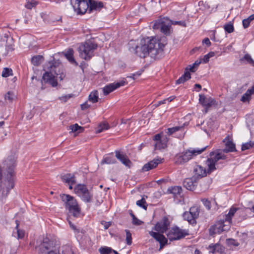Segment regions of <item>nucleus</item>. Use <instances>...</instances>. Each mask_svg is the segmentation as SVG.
Instances as JSON below:
<instances>
[{
  "label": "nucleus",
  "instance_id": "774afa93",
  "mask_svg": "<svg viewBox=\"0 0 254 254\" xmlns=\"http://www.w3.org/2000/svg\"><path fill=\"white\" fill-rule=\"evenodd\" d=\"M175 96H171L168 98H166V99L167 100V102H170L172 101H173L175 99Z\"/></svg>",
  "mask_w": 254,
  "mask_h": 254
},
{
  "label": "nucleus",
  "instance_id": "b1692460",
  "mask_svg": "<svg viewBox=\"0 0 254 254\" xmlns=\"http://www.w3.org/2000/svg\"><path fill=\"white\" fill-rule=\"evenodd\" d=\"M169 193L173 194L175 198L182 197L183 196L182 189L180 186H173L168 188Z\"/></svg>",
  "mask_w": 254,
  "mask_h": 254
},
{
  "label": "nucleus",
  "instance_id": "603ef678",
  "mask_svg": "<svg viewBox=\"0 0 254 254\" xmlns=\"http://www.w3.org/2000/svg\"><path fill=\"white\" fill-rule=\"evenodd\" d=\"M126 243L127 245H130L132 243L131 234L128 230H126Z\"/></svg>",
  "mask_w": 254,
  "mask_h": 254
},
{
  "label": "nucleus",
  "instance_id": "423d86ee",
  "mask_svg": "<svg viewBox=\"0 0 254 254\" xmlns=\"http://www.w3.org/2000/svg\"><path fill=\"white\" fill-rule=\"evenodd\" d=\"M207 148V146L201 149L195 148L192 150L189 149L182 154H177L175 157V162L176 164H182L187 162L193 156H195L203 152Z\"/></svg>",
  "mask_w": 254,
  "mask_h": 254
},
{
  "label": "nucleus",
  "instance_id": "0e129e2a",
  "mask_svg": "<svg viewBox=\"0 0 254 254\" xmlns=\"http://www.w3.org/2000/svg\"><path fill=\"white\" fill-rule=\"evenodd\" d=\"M90 105H88L87 103H85L82 105H81V108L82 110L88 109L90 107Z\"/></svg>",
  "mask_w": 254,
  "mask_h": 254
},
{
  "label": "nucleus",
  "instance_id": "79ce46f5",
  "mask_svg": "<svg viewBox=\"0 0 254 254\" xmlns=\"http://www.w3.org/2000/svg\"><path fill=\"white\" fill-rule=\"evenodd\" d=\"M226 222L224 220H221L218 222V223L216 225V227L217 228V232L220 233V232H222L223 231H226V229L224 228L225 225L224 224V222Z\"/></svg>",
  "mask_w": 254,
  "mask_h": 254
},
{
  "label": "nucleus",
  "instance_id": "338daca9",
  "mask_svg": "<svg viewBox=\"0 0 254 254\" xmlns=\"http://www.w3.org/2000/svg\"><path fill=\"white\" fill-rule=\"evenodd\" d=\"M201 63V61H196L192 64L195 66L196 68L197 66L200 64Z\"/></svg>",
  "mask_w": 254,
  "mask_h": 254
},
{
  "label": "nucleus",
  "instance_id": "7ed1b4c3",
  "mask_svg": "<svg viewBox=\"0 0 254 254\" xmlns=\"http://www.w3.org/2000/svg\"><path fill=\"white\" fill-rule=\"evenodd\" d=\"M14 176H0V197H6L15 185Z\"/></svg>",
  "mask_w": 254,
  "mask_h": 254
},
{
  "label": "nucleus",
  "instance_id": "dca6fc26",
  "mask_svg": "<svg viewBox=\"0 0 254 254\" xmlns=\"http://www.w3.org/2000/svg\"><path fill=\"white\" fill-rule=\"evenodd\" d=\"M204 176H192L190 178L185 179L183 182L184 187L189 190H193L195 189L197 185V180L198 178H201Z\"/></svg>",
  "mask_w": 254,
  "mask_h": 254
},
{
  "label": "nucleus",
  "instance_id": "a18cd8bd",
  "mask_svg": "<svg viewBox=\"0 0 254 254\" xmlns=\"http://www.w3.org/2000/svg\"><path fill=\"white\" fill-rule=\"evenodd\" d=\"M109 128V126L107 123H103L100 124L96 130L97 133H100L104 131V130H107Z\"/></svg>",
  "mask_w": 254,
  "mask_h": 254
},
{
  "label": "nucleus",
  "instance_id": "37998d69",
  "mask_svg": "<svg viewBox=\"0 0 254 254\" xmlns=\"http://www.w3.org/2000/svg\"><path fill=\"white\" fill-rule=\"evenodd\" d=\"M114 250L109 247H101L99 249V251L101 254H110L113 252Z\"/></svg>",
  "mask_w": 254,
  "mask_h": 254
},
{
  "label": "nucleus",
  "instance_id": "393cba45",
  "mask_svg": "<svg viewBox=\"0 0 254 254\" xmlns=\"http://www.w3.org/2000/svg\"><path fill=\"white\" fill-rule=\"evenodd\" d=\"M161 159H156L145 164L142 167L143 171H148L151 169L155 168L159 163L161 162Z\"/></svg>",
  "mask_w": 254,
  "mask_h": 254
},
{
  "label": "nucleus",
  "instance_id": "cd10ccee",
  "mask_svg": "<svg viewBox=\"0 0 254 254\" xmlns=\"http://www.w3.org/2000/svg\"><path fill=\"white\" fill-rule=\"evenodd\" d=\"M5 38H6L5 49L7 52H12L14 50V40L12 37H9L7 35H5Z\"/></svg>",
  "mask_w": 254,
  "mask_h": 254
},
{
  "label": "nucleus",
  "instance_id": "473e14b6",
  "mask_svg": "<svg viewBox=\"0 0 254 254\" xmlns=\"http://www.w3.org/2000/svg\"><path fill=\"white\" fill-rule=\"evenodd\" d=\"M208 249L210 250L209 252L214 254L216 252L222 253L224 250V248L220 244H211L208 247Z\"/></svg>",
  "mask_w": 254,
  "mask_h": 254
},
{
  "label": "nucleus",
  "instance_id": "ddd939ff",
  "mask_svg": "<svg viewBox=\"0 0 254 254\" xmlns=\"http://www.w3.org/2000/svg\"><path fill=\"white\" fill-rule=\"evenodd\" d=\"M188 235L187 231L180 229L178 227L172 228L167 234L168 238L171 241L180 240Z\"/></svg>",
  "mask_w": 254,
  "mask_h": 254
},
{
  "label": "nucleus",
  "instance_id": "20e7f679",
  "mask_svg": "<svg viewBox=\"0 0 254 254\" xmlns=\"http://www.w3.org/2000/svg\"><path fill=\"white\" fill-rule=\"evenodd\" d=\"M45 68H47L49 71H46L43 74L41 81L42 83L43 84L44 82L45 83H48L51 85L53 87L57 86L58 82L55 79V75L53 74V73H54L55 74L58 75L57 73L56 68L57 67L56 63L52 62H49Z\"/></svg>",
  "mask_w": 254,
  "mask_h": 254
},
{
  "label": "nucleus",
  "instance_id": "6e6d98bb",
  "mask_svg": "<svg viewBox=\"0 0 254 254\" xmlns=\"http://www.w3.org/2000/svg\"><path fill=\"white\" fill-rule=\"evenodd\" d=\"M202 202H203V204L206 207V208L209 210L211 208V204L210 201H209L208 199L203 198L201 200Z\"/></svg>",
  "mask_w": 254,
  "mask_h": 254
},
{
  "label": "nucleus",
  "instance_id": "6e6552de",
  "mask_svg": "<svg viewBox=\"0 0 254 254\" xmlns=\"http://www.w3.org/2000/svg\"><path fill=\"white\" fill-rule=\"evenodd\" d=\"M74 191L84 202L89 203L92 201L93 194L87 188L86 185H77L74 188Z\"/></svg>",
  "mask_w": 254,
  "mask_h": 254
},
{
  "label": "nucleus",
  "instance_id": "c85d7f7f",
  "mask_svg": "<svg viewBox=\"0 0 254 254\" xmlns=\"http://www.w3.org/2000/svg\"><path fill=\"white\" fill-rule=\"evenodd\" d=\"M117 162V160L115 158L113 153L109 154L105 156L102 160L101 164H115Z\"/></svg>",
  "mask_w": 254,
  "mask_h": 254
},
{
  "label": "nucleus",
  "instance_id": "a211bd4d",
  "mask_svg": "<svg viewBox=\"0 0 254 254\" xmlns=\"http://www.w3.org/2000/svg\"><path fill=\"white\" fill-rule=\"evenodd\" d=\"M61 197L62 201L64 202L65 208L67 210H68L69 208L79 206L76 200L69 195L63 194L61 195Z\"/></svg>",
  "mask_w": 254,
  "mask_h": 254
},
{
  "label": "nucleus",
  "instance_id": "aec40b11",
  "mask_svg": "<svg viewBox=\"0 0 254 254\" xmlns=\"http://www.w3.org/2000/svg\"><path fill=\"white\" fill-rule=\"evenodd\" d=\"M125 81L122 80L120 82H114L107 85L103 89L104 94L105 95H108L115 89L125 85Z\"/></svg>",
  "mask_w": 254,
  "mask_h": 254
},
{
  "label": "nucleus",
  "instance_id": "6ab92c4d",
  "mask_svg": "<svg viewBox=\"0 0 254 254\" xmlns=\"http://www.w3.org/2000/svg\"><path fill=\"white\" fill-rule=\"evenodd\" d=\"M169 225L170 222L168 219L165 217L162 221L156 223L153 229L159 233H164L166 232Z\"/></svg>",
  "mask_w": 254,
  "mask_h": 254
},
{
  "label": "nucleus",
  "instance_id": "c03bdc74",
  "mask_svg": "<svg viewBox=\"0 0 254 254\" xmlns=\"http://www.w3.org/2000/svg\"><path fill=\"white\" fill-rule=\"evenodd\" d=\"M12 70L11 68L5 67L3 69L1 76L3 77H7L12 75Z\"/></svg>",
  "mask_w": 254,
  "mask_h": 254
},
{
  "label": "nucleus",
  "instance_id": "2f4dec72",
  "mask_svg": "<svg viewBox=\"0 0 254 254\" xmlns=\"http://www.w3.org/2000/svg\"><path fill=\"white\" fill-rule=\"evenodd\" d=\"M240 61L242 64H249L252 66H254V60L248 54H245L243 58L240 59Z\"/></svg>",
  "mask_w": 254,
  "mask_h": 254
},
{
  "label": "nucleus",
  "instance_id": "7c9ffc66",
  "mask_svg": "<svg viewBox=\"0 0 254 254\" xmlns=\"http://www.w3.org/2000/svg\"><path fill=\"white\" fill-rule=\"evenodd\" d=\"M73 50L72 49H69L65 53L64 56L71 64L77 65L78 64L73 57Z\"/></svg>",
  "mask_w": 254,
  "mask_h": 254
},
{
  "label": "nucleus",
  "instance_id": "2eb2a0df",
  "mask_svg": "<svg viewBox=\"0 0 254 254\" xmlns=\"http://www.w3.org/2000/svg\"><path fill=\"white\" fill-rule=\"evenodd\" d=\"M68 211V212L67 220L70 228H71L73 230H76V227L71 223V219H72V218H77L81 217V208L79 206H78L74 208L72 207L71 208H69Z\"/></svg>",
  "mask_w": 254,
  "mask_h": 254
},
{
  "label": "nucleus",
  "instance_id": "58836bf2",
  "mask_svg": "<svg viewBox=\"0 0 254 254\" xmlns=\"http://www.w3.org/2000/svg\"><path fill=\"white\" fill-rule=\"evenodd\" d=\"M184 127L183 126H177L173 127L168 128L167 129V134L169 135L173 134L176 131L183 130Z\"/></svg>",
  "mask_w": 254,
  "mask_h": 254
},
{
  "label": "nucleus",
  "instance_id": "f257e3e1",
  "mask_svg": "<svg viewBox=\"0 0 254 254\" xmlns=\"http://www.w3.org/2000/svg\"><path fill=\"white\" fill-rule=\"evenodd\" d=\"M164 47V45L155 38L146 37L142 38L139 44L132 49L141 58L150 56L154 59H159L163 56Z\"/></svg>",
  "mask_w": 254,
  "mask_h": 254
},
{
  "label": "nucleus",
  "instance_id": "052dcab7",
  "mask_svg": "<svg viewBox=\"0 0 254 254\" xmlns=\"http://www.w3.org/2000/svg\"><path fill=\"white\" fill-rule=\"evenodd\" d=\"M189 68H187L186 69V71H188V70H189L190 72H195L196 71V70L197 69V68L194 66L193 64L192 65H189Z\"/></svg>",
  "mask_w": 254,
  "mask_h": 254
},
{
  "label": "nucleus",
  "instance_id": "8fccbe9b",
  "mask_svg": "<svg viewBox=\"0 0 254 254\" xmlns=\"http://www.w3.org/2000/svg\"><path fill=\"white\" fill-rule=\"evenodd\" d=\"M136 204L140 207L143 208L145 210L147 209V204H146V201L144 198H142L140 200L136 201Z\"/></svg>",
  "mask_w": 254,
  "mask_h": 254
},
{
  "label": "nucleus",
  "instance_id": "f03ea898",
  "mask_svg": "<svg viewBox=\"0 0 254 254\" xmlns=\"http://www.w3.org/2000/svg\"><path fill=\"white\" fill-rule=\"evenodd\" d=\"M226 159V155L218 152L215 156L211 157L207 160L206 163L208 166L207 170L200 165H196L193 170L195 175H206V173H211L216 169V166H217L219 163H223Z\"/></svg>",
  "mask_w": 254,
  "mask_h": 254
},
{
  "label": "nucleus",
  "instance_id": "4468645a",
  "mask_svg": "<svg viewBox=\"0 0 254 254\" xmlns=\"http://www.w3.org/2000/svg\"><path fill=\"white\" fill-rule=\"evenodd\" d=\"M16 159L14 156H8L4 161L3 168L7 175H13L16 167Z\"/></svg>",
  "mask_w": 254,
  "mask_h": 254
},
{
  "label": "nucleus",
  "instance_id": "680f3d73",
  "mask_svg": "<svg viewBox=\"0 0 254 254\" xmlns=\"http://www.w3.org/2000/svg\"><path fill=\"white\" fill-rule=\"evenodd\" d=\"M202 43L205 44L207 47H209L211 45V42L208 38H205L203 41Z\"/></svg>",
  "mask_w": 254,
  "mask_h": 254
},
{
  "label": "nucleus",
  "instance_id": "5701e85b",
  "mask_svg": "<svg viewBox=\"0 0 254 254\" xmlns=\"http://www.w3.org/2000/svg\"><path fill=\"white\" fill-rule=\"evenodd\" d=\"M199 103L206 108L205 113L207 112V109L210 108L214 103V100L211 98H206L204 95H199Z\"/></svg>",
  "mask_w": 254,
  "mask_h": 254
},
{
  "label": "nucleus",
  "instance_id": "412c9836",
  "mask_svg": "<svg viewBox=\"0 0 254 254\" xmlns=\"http://www.w3.org/2000/svg\"><path fill=\"white\" fill-rule=\"evenodd\" d=\"M149 235L154 238L160 244V249L163 248V247L167 243V240L165 236L160 233L155 232L153 231H150L149 232Z\"/></svg>",
  "mask_w": 254,
  "mask_h": 254
},
{
  "label": "nucleus",
  "instance_id": "39448f33",
  "mask_svg": "<svg viewBox=\"0 0 254 254\" xmlns=\"http://www.w3.org/2000/svg\"><path fill=\"white\" fill-rule=\"evenodd\" d=\"M97 48V45L89 40L82 43L78 48L80 56L86 61L90 60L94 56V51Z\"/></svg>",
  "mask_w": 254,
  "mask_h": 254
},
{
  "label": "nucleus",
  "instance_id": "69168bd1",
  "mask_svg": "<svg viewBox=\"0 0 254 254\" xmlns=\"http://www.w3.org/2000/svg\"><path fill=\"white\" fill-rule=\"evenodd\" d=\"M70 96L68 95V96H63L61 98H60L61 100L64 101V102H66L67 99H69L70 98Z\"/></svg>",
  "mask_w": 254,
  "mask_h": 254
},
{
  "label": "nucleus",
  "instance_id": "ea45409f",
  "mask_svg": "<svg viewBox=\"0 0 254 254\" xmlns=\"http://www.w3.org/2000/svg\"><path fill=\"white\" fill-rule=\"evenodd\" d=\"M69 128L72 132H77V133L82 132L84 130V128L82 127L78 126L77 124L71 125L69 127Z\"/></svg>",
  "mask_w": 254,
  "mask_h": 254
},
{
  "label": "nucleus",
  "instance_id": "13d9d810",
  "mask_svg": "<svg viewBox=\"0 0 254 254\" xmlns=\"http://www.w3.org/2000/svg\"><path fill=\"white\" fill-rule=\"evenodd\" d=\"M101 224L104 226L105 229H107L111 225L112 223L111 222L102 221H101Z\"/></svg>",
  "mask_w": 254,
  "mask_h": 254
},
{
  "label": "nucleus",
  "instance_id": "a19ab883",
  "mask_svg": "<svg viewBox=\"0 0 254 254\" xmlns=\"http://www.w3.org/2000/svg\"><path fill=\"white\" fill-rule=\"evenodd\" d=\"M254 20V14L250 15L248 18L243 20V26L244 28H247L250 26L252 21Z\"/></svg>",
  "mask_w": 254,
  "mask_h": 254
},
{
  "label": "nucleus",
  "instance_id": "c9c22d12",
  "mask_svg": "<svg viewBox=\"0 0 254 254\" xmlns=\"http://www.w3.org/2000/svg\"><path fill=\"white\" fill-rule=\"evenodd\" d=\"M59 254H74V253L69 246H63L58 252Z\"/></svg>",
  "mask_w": 254,
  "mask_h": 254
},
{
  "label": "nucleus",
  "instance_id": "72a5a7b5",
  "mask_svg": "<svg viewBox=\"0 0 254 254\" xmlns=\"http://www.w3.org/2000/svg\"><path fill=\"white\" fill-rule=\"evenodd\" d=\"M191 78L190 74L189 71H186L184 74L182 75L177 80H176V84H179L183 83L185 81L189 80Z\"/></svg>",
  "mask_w": 254,
  "mask_h": 254
},
{
  "label": "nucleus",
  "instance_id": "49530a36",
  "mask_svg": "<svg viewBox=\"0 0 254 254\" xmlns=\"http://www.w3.org/2000/svg\"><path fill=\"white\" fill-rule=\"evenodd\" d=\"M224 29L228 33H231L234 30L233 25L231 22L225 24Z\"/></svg>",
  "mask_w": 254,
  "mask_h": 254
},
{
  "label": "nucleus",
  "instance_id": "bf43d9fd",
  "mask_svg": "<svg viewBox=\"0 0 254 254\" xmlns=\"http://www.w3.org/2000/svg\"><path fill=\"white\" fill-rule=\"evenodd\" d=\"M141 74V72L137 71L134 73H132L129 77L132 78L133 79H135L137 77L139 76Z\"/></svg>",
  "mask_w": 254,
  "mask_h": 254
},
{
  "label": "nucleus",
  "instance_id": "4be33fe9",
  "mask_svg": "<svg viewBox=\"0 0 254 254\" xmlns=\"http://www.w3.org/2000/svg\"><path fill=\"white\" fill-rule=\"evenodd\" d=\"M115 153L116 157L119 160L122 164L129 168L130 167L132 164L131 162L125 153L119 150H116Z\"/></svg>",
  "mask_w": 254,
  "mask_h": 254
},
{
  "label": "nucleus",
  "instance_id": "e2e57ef3",
  "mask_svg": "<svg viewBox=\"0 0 254 254\" xmlns=\"http://www.w3.org/2000/svg\"><path fill=\"white\" fill-rule=\"evenodd\" d=\"M209 59L210 58L206 54L204 56L203 58L201 60V62H202L204 63H207L209 61Z\"/></svg>",
  "mask_w": 254,
  "mask_h": 254
},
{
  "label": "nucleus",
  "instance_id": "c756f323",
  "mask_svg": "<svg viewBox=\"0 0 254 254\" xmlns=\"http://www.w3.org/2000/svg\"><path fill=\"white\" fill-rule=\"evenodd\" d=\"M254 94V85L249 89L243 95L241 101L243 102H249L251 99V96Z\"/></svg>",
  "mask_w": 254,
  "mask_h": 254
},
{
  "label": "nucleus",
  "instance_id": "1a4fd4ad",
  "mask_svg": "<svg viewBox=\"0 0 254 254\" xmlns=\"http://www.w3.org/2000/svg\"><path fill=\"white\" fill-rule=\"evenodd\" d=\"M171 20L168 18H163L155 21L153 25L154 29H160L161 31L165 35L170 34Z\"/></svg>",
  "mask_w": 254,
  "mask_h": 254
},
{
  "label": "nucleus",
  "instance_id": "f704fd0d",
  "mask_svg": "<svg viewBox=\"0 0 254 254\" xmlns=\"http://www.w3.org/2000/svg\"><path fill=\"white\" fill-rule=\"evenodd\" d=\"M238 208L232 207L230 208L229 213L225 215V221L229 224L231 223L232 218L236 213Z\"/></svg>",
  "mask_w": 254,
  "mask_h": 254
},
{
  "label": "nucleus",
  "instance_id": "864d4df0",
  "mask_svg": "<svg viewBox=\"0 0 254 254\" xmlns=\"http://www.w3.org/2000/svg\"><path fill=\"white\" fill-rule=\"evenodd\" d=\"M14 96V94L12 92L9 91L5 95V99L12 102Z\"/></svg>",
  "mask_w": 254,
  "mask_h": 254
},
{
  "label": "nucleus",
  "instance_id": "9d476101",
  "mask_svg": "<svg viewBox=\"0 0 254 254\" xmlns=\"http://www.w3.org/2000/svg\"><path fill=\"white\" fill-rule=\"evenodd\" d=\"M223 141L225 144V148L222 150H217L216 152H211L209 154L211 157L215 156L218 152L221 153L225 155L224 153H227L237 151L235 144L233 142L232 138L229 136L226 137Z\"/></svg>",
  "mask_w": 254,
  "mask_h": 254
},
{
  "label": "nucleus",
  "instance_id": "0eeeda50",
  "mask_svg": "<svg viewBox=\"0 0 254 254\" xmlns=\"http://www.w3.org/2000/svg\"><path fill=\"white\" fill-rule=\"evenodd\" d=\"M38 251L39 254H57L55 242L48 238L43 239L38 247Z\"/></svg>",
  "mask_w": 254,
  "mask_h": 254
},
{
  "label": "nucleus",
  "instance_id": "5fc2aeb1",
  "mask_svg": "<svg viewBox=\"0 0 254 254\" xmlns=\"http://www.w3.org/2000/svg\"><path fill=\"white\" fill-rule=\"evenodd\" d=\"M171 25H179L183 27H186V23L185 21H173V20H171Z\"/></svg>",
  "mask_w": 254,
  "mask_h": 254
},
{
  "label": "nucleus",
  "instance_id": "de8ad7c7",
  "mask_svg": "<svg viewBox=\"0 0 254 254\" xmlns=\"http://www.w3.org/2000/svg\"><path fill=\"white\" fill-rule=\"evenodd\" d=\"M253 147H254V141H250L249 142L243 144L242 145L241 149L242 151H244L247 149H249Z\"/></svg>",
  "mask_w": 254,
  "mask_h": 254
},
{
  "label": "nucleus",
  "instance_id": "f8f14e48",
  "mask_svg": "<svg viewBox=\"0 0 254 254\" xmlns=\"http://www.w3.org/2000/svg\"><path fill=\"white\" fill-rule=\"evenodd\" d=\"M70 4L72 5L74 11L78 14H84L88 9L90 8L89 2L85 0H70Z\"/></svg>",
  "mask_w": 254,
  "mask_h": 254
},
{
  "label": "nucleus",
  "instance_id": "a878e982",
  "mask_svg": "<svg viewBox=\"0 0 254 254\" xmlns=\"http://www.w3.org/2000/svg\"><path fill=\"white\" fill-rule=\"evenodd\" d=\"M89 13L92 10H100L104 6V3L102 1H97L94 0H89Z\"/></svg>",
  "mask_w": 254,
  "mask_h": 254
},
{
  "label": "nucleus",
  "instance_id": "4d7b16f0",
  "mask_svg": "<svg viewBox=\"0 0 254 254\" xmlns=\"http://www.w3.org/2000/svg\"><path fill=\"white\" fill-rule=\"evenodd\" d=\"M132 223L134 225L139 226L143 223V222L138 219L136 217L132 219Z\"/></svg>",
  "mask_w": 254,
  "mask_h": 254
},
{
  "label": "nucleus",
  "instance_id": "e433bc0d",
  "mask_svg": "<svg viewBox=\"0 0 254 254\" xmlns=\"http://www.w3.org/2000/svg\"><path fill=\"white\" fill-rule=\"evenodd\" d=\"M98 99V92L97 90L91 92L88 97L89 101L93 103L97 102Z\"/></svg>",
  "mask_w": 254,
  "mask_h": 254
},
{
  "label": "nucleus",
  "instance_id": "3c124183",
  "mask_svg": "<svg viewBox=\"0 0 254 254\" xmlns=\"http://www.w3.org/2000/svg\"><path fill=\"white\" fill-rule=\"evenodd\" d=\"M16 228L17 229V238L18 239H22L24 237V231L21 230H20L18 228L19 223L17 220L16 221Z\"/></svg>",
  "mask_w": 254,
  "mask_h": 254
},
{
  "label": "nucleus",
  "instance_id": "4c0bfd02",
  "mask_svg": "<svg viewBox=\"0 0 254 254\" xmlns=\"http://www.w3.org/2000/svg\"><path fill=\"white\" fill-rule=\"evenodd\" d=\"M44 58L42 56L37 55L31 58L32 64L36 66L39 65L43 62Z\"/></svg>",
  "mask_w": 254,
  "mask_h": 254
},
{
  "label": "nucleus",
  "instance_id": "f3484780",
  "mask_svg": "<svg viewBox=\"0 0 254 254\" xmlns=\"http://www.w3.org/2000/svg\"><path fill=\"white\" fill-rule=\"evenodd\" d=\"M153 139L156 141L154 145L155 149L161 150L167 147L168 139L166 136L157 134L154 136Z\"/></svg>",
  "mask_w": 254,
  "mask_h": 254
},
{
  "label": "nucleus",
  "instance_id": "9b49d317",
  "mask_svg": "<svg viewBox=\"0 0 254 254\" xmlns=\"http://www.w3.org/2000/svg\"><path fill=\"white\" fill-rule=\"evenodd\" d=\"M200 212L199 208L196 206H192L189 211H186L183 214L184 220L190 224L194 225L196 223V219L198 217Z\"/></svg>",
  "mask_w": 254,
  "mask_h": 254
},
{
  "label": "nucleus",
  "instance_id": "09e8293b",
  "mask_svg": "<svg viewBox=\"0 0 254 254\" xmlns=\"http://www.w3.org/2000/svg\"><path fill=\"white\" fill-rule=\"evenodd\" d=\"M38 1L32 0L30 1H27L25 5L26 8L31 9L33 7H35L38 4Z\"/></svg>",
  "mask_w": 254,
  "mask_h": 254
},
{
  "label": "nucleus",
  "instance_id": "bb28decb",
  "mask_svg": "<svg viewBox=\"0 0 254 254\" xmlns=\"http://www.w3.org/2000/svg\"><path fill=\"white\" fill-rule=\"evenodd\" d=\"M61 179L69 185V189H72V185L76 183L75 176H62Z\"/></svg>",
  "mask_w": 254,
  "mask_h": 254
}]
</instances>
